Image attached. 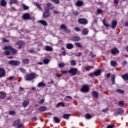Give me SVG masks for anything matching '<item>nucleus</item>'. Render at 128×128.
<instances>
[{
    "label": "nucleus",
    "instance_id": "obj_53",
    "mask_svg": "<svg viewBox=\"0 0 128 128\" xmlns=\"http://www.w3.org/2000/svg\"><path fill=\"white\" fill-rule=\"evenodd\" d=\"M90 54L92 56V58H94V56H96V54H94V52H90Z\"/></svg>",
    "mask_w": 128,
    "mask_h": 128
},
{
    "label": "nucleus",
    "instance_id": "obj_20",
    "mask_svg": "<svg viewBox=\"0 0 128 128\" xmlns=\"http://www.w3.org/2000/svg\"><path fill=\"white\" fill-rule=\"evenodd\" d=\"M88 32H89L88 29L85 28L83 29L82 32L84 36H86V34H88Z\"/></svg>",
    "mask_w": 128,
    "mask_h": 128
},
{
    "label": "nucleus",
    "instance_id": "obj_59",
    "mask_svg": "<svg viewBox=\"0 0 128 128\" xmlns=\"http://www.w3.org/2000/svg\"><path fill=\"white\" fill-rule=\"evenodd\" d=\"M114 125H108L106 128H114Z\"/></svg>",
    "mask_w": 128,
    "mask_h": 128
},
{
    "label": "nucleus",
    "instance_id": "obj_22",
    "mask_svg": "<svg viewBox=\"0 0 128 128\" xmlns=\"http://www.w3.org/2000/svg\"><path fill=\"white\" fill-rule=\"evenodd\" d=\"M106 20L105 18H104L103 20H102V22L104 26H107L108 28H110V24L106 23Z\"/></svg>",
    "mask_w": 128,
    "mask_h": 128
},
{
    "label": "nucleus",
    "instance_id": "obj_33",
    "mask_svg": "<svg viewBox=\"0 0 128 128\" xmlns=\"http://www.w3.org/2000/svg\"><path fill=\"white\" fill-rule=\"evenodd\" d=\"M22 6L24 10H28V8H30V6L24 4H22Z\"/></svg>",
    "mask_w": 128,
    "mask_h": 128
},
{
    "label": "nucleus",
    "instance_id": "obj_44",
    "mask_svg": "<svg viewBox=\"0 0 128 128\" xmlns=\"http://www.w3.org/2000/svg\"><path fill=\"white\" fill-rule=\"evenodd\" d=\"M44 102V98H42L38 102V104H42Z\"/></svg>",
    "mask_w": 128,
    "mask_h": 128
},
{
    "label": "nucleus",
    "instance_id": "obj_21",
    "mask_svg": "<svg viewBox=\"0 0 128 128\" xmlns=\"http://www.w3.org/2000/svg\"><path fill=\"white\" fill-rule=\"evenodd\" d=\"M76 4L77 6H82V4H84V2L81 0H78L76 2Z\"/></svg>",
    "mask_w": 128,
    "mask_h": 128
},
{
    "label": "nucleus",
    "instance_id": "obj_35",
    "mask_svg": "<svg viewBox=\"0 0 128 128\" xmlns=\"http://www.w3.org/2000/svg\"><path fill=\"white\" fill-rule=\"evenodd\" d=\"M62 106V108H64V102H58L56 105V108H58V106Z\"/></svg>",
    "mask_w": 128,
    "mask_h": 128
},
{
    "label": "nucleus",
    "instance_id": "obj_43",
    "mask_svg": "<svg viewBox=\"0 0 128 128\" xmlns=\"http://www.w3.org/2000/svg\"><path fill=\"white\" fill-rule=\"evenodd\" d=\"M4 54L6 56H9V54H10V52L8 50H6L4 52Z\"/></svg>",
    "mask_w": 128,
    "mask_h": 128
},
{
    "label": "nucleus",
    "instance_id": "obj_28",
    "mask_svg": "<svg viewBox=\"0 0 128 128\" xmlns=\"http://www.w3.org/2000/svg\"><path fill=\"white\" fill-rule=\"evenodd\" d=\"M116 75L113 74L112 76V84H116Z\"/></svg>",
    "mask_w": 128,
    "mask_h": 128
},
{
    "label": "nucleus",
    "instance_id": "obj_3",
    "mask_svg": "<svg viewBox=\"0 0 128 128\" xmlns=\"http://www.w3.org/2000/svg\"><path fill=\"white\" fill-rule=\"evenodd\" d=\"M13 125L16 128H22L24 124L20 123V119H18L13 122Z\"/></svg>",
    "mask_w": 128,
    "mask_h": 128
},
{
    "label": "nucleus",
    "instance_id": "obj_17",
    "mask_svg": "<svg viewBox=\"0 0 128 128\" xmlns=\"http://www.w3.org/2000/svg\"><path fill=\"white\" fill-rule=\"evenodd\" d=\"M46 86V84L45 83H44V82H42L38 84L37 86H38V88H44Z\"/></svg>",
    "mask_w": 128,
    "mask_h": 128
},
{
    "label": "nucleus",
    "instance_id": "obj_48",
    "mask_svg": "<svg viewBox=\"0 0 128 128\" xmlns=\"http://www.w3.org/2000/svg\"><path fill=\"white\" fill-rule=\"evenodd\" d=\"M64 66H66V64L64 63H61L58 64L59 68H64Z\"/></svg>",
    "mask_w": 128,
    "mask_h": 128
},
{
    "label": "nucleus",
    "instance_id": "obj_52",
    "mask_svg": "<svg viewBox=\"0 0 128 128\" xmlns=\"http://www.w3.org/2000/svg\"><path fill=\"white\" fill-rule=\"evenodd\" d=\"M116 92H120L121 94H124V91L120 89H118L116 90Z\"/></svg>",
    "mask_w": 128,
    "mask_h": 128
},
{
    "label": "nucleus",
    "instance_id": "obj_50",
    "mask_svg": "<svg viewBox=\"0 0 128 128\" xmlns=\"http://www.w3.org/2000/svg\"><path fill=\"white\" fill-rule=\"evenodd\" d=\"M75 44L76 46H78V48H82V44H80V42L75 43Z\"/></svg>",
    "mask_w": 128,
    "mask_h": 128
},
{
    "label": "nucleus",
    "instance_id": "obj_37",
    "mask_svg": "<svg viewBox=\"0 0 128 128\" xmlns=\"http://www.w3.org/2000/svg\"><path fill=\"white\" fill-rule=\"evenodd\" d=\"M70 116V114H64L63 116L64 118L66 120V118H68Z\"/></svg>",
    "mask_w": 128,
    "mask_h": 128
},
{
    "label": "nucleus",
    "instance_id": "obj_5",
    "mask_svg": "<svg viewBox=\"0 0 128 128\" xmlns=\"http://www.w3.org/2000/svg\"><path fill=\"white\" fill-rule=\"evenodd\" d=\"M9 64H11V66H20V62L18 60H11L8 62Z\"/></svg>",
    "mask_w": 128,
    "mask_h": 128
},
{
    "label": "nucleus",
    "instance_id": "obj_26",
    "mask_svg": "<svg viewBox=\"0 0 128 128\" xmlns=\"http://www.w3.org/2000/svg\"><path fill=\"white\" fill-rule=\"evenodd\" d=\"M60 30H68V28L66 25L62 24L60 26Z\"/></svg>",
    "mask_w": 128,
    "mask_h": 128
},
{
    "label": "nucleus",
    "instance_id": "obj_8",
    "mask_svg": "<svg viewBox=\"0 0 128 128\" xmlns=\"http://www.w3.org/2000/svg\"><path fill=\"white\" fill-rule=\"evenodd\" d=\"M68 74H71L72 76H76L78 72V68H72L68 71Z\"/></svg>",
    "mask_w": 128,
    "mask_h": 128
},
{
    "label": "nucleus",
    "instance_id": "obj_63",
    "mask_svg": "<svg viewBox=\"0 0 128 128\" xmlns=\"http://www.w3.org/2000/svg\"><path fill=\"white\" fill-rule=\"evenodd\" d=\"M65 32H66L67 34H70V30L66 29V30H65Z\"/></svg>",
    "mask_w": 128,
    "mask_h": 128
},
{
    "label": "nucleus",
    "instance_id": "obj_4",
    "mask_svg": "<svg viewBox=\"0 0 128 128\" xmlns=\"http://www.w3.org/2000/svg\"><path fill=\"white\" fill-rule=\"evenodd\" d=\"M78 24H80L86 25L88 24V19H86L84 18H81L78 20Z\"/></svg>",
    "mask_w": 128,
    "mask_h": 128
},
{
    "label": "nucleus",
    "instance_id": "obj_15",
    "mask_svg": "<svg viewBox=\"0 0 128 128\" xmlns=\"http://www.w3.org/2000/svg\"><path fill=\"white\" fill-rule=\"evenodd\" d=\"M38 22L39 24H41L42 26H48V23L44 20H38Z\"/></svg>",
    "mask_w": 128,
    "mask_h": 128
},
{
    "label": "nucleus",
    "instance_id": "obj_41",
    "mask_svg": "<svg viewBox=\"0 0 128 128\" xmlns=\"http://www.w3.org/2000/svg\"><path fill=\"white\" fill-rule=\"evenodd\" d=\"M8 114L10 116H14V114H16V112L14 110H10L8 112Z\"/></svg>",
    "mask_w": 128,
    "mask_h": 128
},
{
    "label": "nucleus",
    "instance_id": "obj_32",
    "mask_svg": "<svg viewBox=\"0 0 128 128\" xmlns=\"http://www.w3.org/2000/svg\"><path fill=\"white\" fill-rule=\"evenodd\" d=\"M43 62L44 64H48V62H50V60L44 58L43 60Z\"/></svg>",
    "mask_w": 128,
    "mask_h": 128
},
{
    "label": "nucleus",
    "instance_id": "obj_47",
    "mask_svg": "<svg viewBox=\"0 0 128 128\" xmlns=\"http://www.w3.org/2000/svg\"><path fill=\"white\" fill-rule=\"evenodd\" d=\"M90 66H87L85 67V70H86V72H90Z\"/></svg>",
    "mask_w": 128,
    "mask_h": 128
},
{
    "label": "nucleus",
    "instance_id": "obj_10",
    "mask_svg": "<svg viewBox=\"0 0 128 128\" xmlns=\"http://www.w3.org/2000/svg\"><path fill=\"white\" fill-rule=\"evenodd\" d=\"M30 104V100L28 99H26L24 100L22 106L24 108H26Z\"/></svg>",
    "mask_w": 128,
    "mask_h": 128
},
{
    "label": "nucleus",
    "instance_id": "obj_16",
    "mask_svg": "<svg viewBox=\"0 0 128 128\" xmlns=\"http://www.w3.org/2000/svg\"><path fill=\"white\" fill-rule=\"evenodd\" d=\"M8 2L6 0H1L0 2V6H6Z\"/></svg>",
    "mask_w": 128,
    "mask_h": 128
},
{
    "label": "nucleus",
    "instance_id": "obj_64",
    "mask_svg": "<svg viewBox=\"0 0 128 128\" xmlns=\"http://www.w3.org/2000/svg\"><path fill=\"white\" fill-rule=\"evenodd\" d=\"M61 72H62V74H68V71L63 70V71H61Z\"/></svg>",
    "mask_w": 128,
    "mask_h": 128
},
{
    "label": "nucleus",
    "instance_id": "obj_29",
    "mask_svg": "<svg viewBox=\"0 0 128 128\" xmlns=\"http://www.w3.org/2000/svg\"><path fill=\"white\" fill-rule=\"evenodd\" d=\"M122 78L124 80H128V74H125L122 76Z\"/></svg>",
    "mask_w": 128,
    "mask_h": 128
},
{
    "label": "nucleus",
    "instance_id": "obj_27",
    "mask_svg": "<svg viewBox=\"0 0 128 128\" xmlns=\"http://www.w3.org/2000/svg\"><path fill=\"white\" fill-rule=\"evenodd\" d=\"M110 64L112 66H118V63L114 60H112L110 62Z\"/></svg>",
    "mask_w": 128,
    "mask_h": 128
},
{
    "label": "nucleus",
    "instance_id": "obj_46",
    "mask_svg": "<svg viewBox=\"0 0 128 128\" xmlns=\"http://www.w3.org/2000/svg\"><path fill=\"white\" fill-rule=\"evenodd\" d=\"M51 1L54 2L56 4H60V0H51Z\"/></svg>",
    "mask_w": 128,
    "mask_h": 128
},
{
    "label": "nucleus",
    "instance_id": "obj_49",
    "mask_svg": "<svg viewBox=\"0 0 128 128\" xmlns=\"http://www.w3.org/2000/svg\"><path fill=\"white\" fill-rule=\"evenodd\" d=\"M20 70L21 72H22L23 74H24V72H26V70L24 68H20Z\"/></svg>",
    "mask_w": 128,
    "mask_h": 128
},
{
    "label": "nucleus",
    "instance_id": "obj_40",
    "mask_svg": "<svg viewBox=\"0 0 128 128\" xmlns=\"http://www.w3.org/2000/svg\"><path fill=\"white\" fill-rule=\"evenodd\" d=\"M10 4H18V0H10Z\"/></svg>",
    "mask_w": 128,
    "mask_h": 128
},
{
    "label": "nucleus",
    "instance_id": "obj_19",
    "mask_svg": "<svg viewBox=\"0 0 128 128\" xmlns=\"http://www.w3.org/2000/svg\"><path fill=\"white\" fill-rule=\"evenodd\" d=\"M47 108L46 106H42L38 108V110L39 112H44L46 110H47Z\"/></svg>",
    "mask_w": 128,
    "mask_h": 128
},
{
    "label": "nucleus",
    "instance_id": "obj_7",
    "mask_svg": "<svg viewBox=\"0 0 128 128\" xmlns=\"http://www.w3.org/2000/svg\"><path fill=\"white\" fill-rule=\"evenodd\" d=\"M23 20H32V17L30 16V13H25L23 14L22 16Z\"/></svg>",
    "mask_w": 128,
    "mask_h": 128
},
{
    "label": "nucleus",
    "instance_id": "obj_36",
    "mask_svg": "<svg viewBox=\"0 0 128 128\" xmlns=\"http://www.w3.org/2000/svg\"><path fill=\"white\" fill-rule=\"evenodd\" d=\"M92 95L94 98H98V92H96V91H94L92 92Z\"/></svg>",
    "mask_w": 128,
    "mask_h": 128
},
{
    "label": "nucleus",
    "instance_id": "obj_13",
    "mask_svg": "<svg viewBox=\"0 0 128 128\" xmlns=\"http://www.w3.org/2000/svg\"><path fill=\"white\" fill-rule=\"evenodd\" d=\"M111 52H112V54L114 55V54H120V51L118 50V48H114L113 49H112Z\"/></svg>",
    "mask_w": 128,
    "mask_h": 128
},
{
    "label": "nucleus",
    "instance_id": "obj_45",
    "mask_svg": "<svg viewBox=\"0 0 128 128\" xmlns=\"http://www.w3.org/2000/svg\"><path fill=\"white\" fill-rule=\"evenodd\" d=\"M118 104L120 106H123L124 104V102L122 101H120L118 102Z\"/></svg>",
    "mask_w": 128,
    "mask_h": 128
},
{
    "label": "nucleus",
    "instance_id": "obj_62",
    "mask_svg": "<svg viewBox=\"0 0 128 128\" xmlns=\"http://www.w3.org/2000/svg\"><path fill=\"white\" fill-rule=\"evenodd\" d=\"M119 0H114V4H118Z\"/></svg>",
    "mask_w": 128,
    "mask_h": 128
},
{
    "label": "nucleus",
    "instance_id": "obj_25",
    "mask_svg": "<svg viewBox=\"0 0 128 128\" xmlns=\"http://www.w3.org/2000/svg\"><path fill=\"white\" fill-rule=\"evenodd\" d=\"M66 48L68 50H72V48H74V45L70 43H69L66 45Z\"/></svg>",
    "mask_w": 128,
    "mask_h": 128
},
{
    "label": "nucleus",
    "instance_id": "obj_58",
    "mask_svg": "<svg viewBox=\"0 0 128 128\" xmlns=\"http://www.w3.org/2000/svg\"><path fill=\"white\" fill-rule=\"evenodd\" d=\"M128 64V62H126V61H124L122 62V66H126V64Z\"/></svg>",
    "mask_w": 128,
    "mask_h": 128
},
{
    "label": "nucleus",
    "instance_id": "obj_55",
    "mask_svg": "<svg viewBox=\"0 0 128 128\" xmlns=\"http://www.w3.org/2000/svg\"><path fill=\"white\" fill-rule=\"evenodd\" d=\"M108 108H106L103 109L102 110L103 112H108Z\"/></svg>",
    "mask_w": 128,
    "mask_h": 128
},
{
    "label": "nucleus",
    "instance_id": "obj_2",
    "mask_svg": "<svg viewBox=\"0 0 128 128\" xmlns=\"http://www.w3.org/2000/svg\"><path fill=\"white\" fill-rule=\"evenodd\" d=\"M2 50H12V54H16L18 50H16L15 48H12V46H4Z\"/></svg>",
    "mask_w": 128,
    "mask_h": 128
},
{
    "label": "nucleus",
    "instance_id": "obj_57",
    "mask_svg": "<svg viewBox=\"0 0 128 128\" xmlns=\"http://www.w3.org/2000/svg\"><path fill=\"white\" fill-rule=\"evenodd\" d=\"M2 42H8L9 40L4 38L2 39Z\"/></svg>",
    "mask_w": 128,
    "mask_h": 128
},
{
    "label": "nucleus",
    "instance_id": "obj_12",
    "mask_svg": "<svg viewBox=\"0 0 128 128\" xmlns=\"http://www.w3.org/2000/svg\"><path fill=\"white\" fill-rule=\"evenodd\" d=\"M118 24V22L116 20H113L112 22L111 23V26H112V28L113 30H114L116 28V25Z\"/></svg>",
    "mask_w": 128,
    "mask_h": 128
},
{
    "label": "nucleus",
    "instance_id": "obj_51",
    "mask_svg": "<svg viewBox=\"0 0 128 128\" xmlns=\"http://www.w3.org/2000/svg\"><path fill=\"white\" fill-rule=\"evenodd\" d=\"M74 30H76V32H82V30H80V28H74Z\"/></svg>",
    "mask_w": 128,
    "mask_h": 128
},
{
    "label": "nucleus",
    "instance_id": "obj_39",
    "mask_svg": "<svg viewBox=\"0 0 128 128\" xmlns=\"http://www.w3.org/2000/svg\"><path fill=\"white\" fill-rule=\"evenodd\" d=\"M36 6L37 8H38L40 10H42V4H38V2L35 3Z\"/></svg>",
    "mask_w": 128,
    "mask_h": 128
},
{
    "label": "nucleus",
    "instance_id": "obj_14",
    "mask_svg": "<svg viewBox=\"0 0 128 128\" xmlns=\"http://www.w3.org/2000/svg\"><path fill=\"white\" fill-rule=\"evenodd\" d=\"M16 44L18 46L19 48H22V46H24V42H22L21 41H18V42H17Z\"/></svg>",
    "mask_w": 128,
    "mask_h": 128
},
{
    "label": "nucleus",
    "instance_id": "obj_42",
    "mask_svg": "<svg viewBox=\"0 0 128 128\" xmlns=\"http://www.w3.org/2000/svg\"><path fill=\"white\" fill-rule=\"evenodd\" d=\"M85 117L86 118L90 120V118H92V115L90 114H86L85 116Z\"/></svg>",
    "mask_w": 128,
    "mask_h": 128
},
{
    "label": "nucleus",
    "instance_id": "obj_56",
    "mask_svg": "<svg viewBox=\"0 0 128 128\" xmlns=\"http://www.w3.org/2000/svg\"><path fill=\"white\" fill-rule=\"evenodd\" d=\"M54 13L57 14H60V11H58V10H54Z\"/></svg>",
    "mask_w": 128,
    "mask_h": 128
},
{
    "label": "nucleus",
    "instance_id": "obj_38",
    "mask_svg": "<svg viewBox=\"0 0 128 128\" xmlns=\"http://www.w3.org/2000/svg\"><path fill=\"white\" fill-rule=\"evenodd\" d=\"M0 98H4V92H0Z\"/></svg>",
    "mask_w": 128,
    "mask_h": 128
},
{
    "label": "nucleus",
    "instance_id": "obj_60",
    "mask_svg": "<svg viewBox=\"0 0 128 128\" xmlns=\"http://www.w3.org/2000/svg\"><path fill=\"white\" fill-rule=\"evenodd\" d=\"M74 14L75 16H78L79 13L78 11H74Z\"/></svg>",
    "mask_w": 128,
    "mask_h": 128
},
{
    "label": "nucleus",
    "instance_id": "obj_54",
    "mask_svg": "<svg viewBox=\"0 0 128 128\" xmlns=\"http://www.w3.org/2000/svg\"><path fill=\"white\" fill-rule=\"evenodd\" d=\"M97 12H98V14H102V9H98Z\"/></svg>",
    "mask_w": 128,
    "mask_h": 128
},
{
    "label": "nucleus",
    "instance_id": "obj_24",
    "mask_svg": "<svg viewBox=\"0 0 128 128\" xmlns=\"http://www.w3.org/2000/svg\"><path fill=\"white\" fill-rule=\"evenodd\" d=\"M45 50H47V52H52L53 50L52 48L48 46H46L45 47Z\"/></svg>",
    "mask_w": 128,
    "mask_h": 128
},
{
    "label": "nucleus",
    "instance_id": "obj_1",
    "mask_svg": "<svg viewBox=\"0 0 128 128\" xmlns=\"http://www.w3.org/2000/svg\"><path fill=\"white\" fill-rule=\"evenodd\" d=\"M25 80H32L34 78H36V74L31 73L24 77Z\"/></svg>",
    "mask_w": 128,
    "mask_h": 128
},
{
    "label": "nucleus",
    "instance_id": "obj_34",
    "mask_svg": "<svg viewBox=\"0 0 128 128\" xmlns=\"http://www.w3.org/2000/svg\"><path fill=\"white\" fill-rule=\"evenodd\" d=\"M70 64L71 66H76V62L75 60H72L70 62Z\"/></svg>",
    "mask_w": 128,
    "mask_h": 128
},
{
    "label": "nucleus",
    "instance_id": "obj_30",
    "mask_svg": "<svg viewBox=\"0 0 128 128\" xmlns=\"http://www.w3.org/2000/svg\"><path fill=\"white\" fill-rule=\"evenodd\" d=\"M53 118L55 122H56V124H60V120L58 117L54 116Z\"/></svg>",
    "mask_w": 128,
    "mask_h": 128
},
{
    "label": "nucleus",
    "instance_id": "obj_9",
    "mask_svg": "<svg viewBox=\"0 0 128 128\" xmlns=\"http://www.w3.org/2000/svg\"><path fill=\"white\" fill-rule=\"evenodd\" d=\"M89 90L88 86L84 85L80 90V92H88Z\"/></svg>",
    "mask_w": 128,
    "mask_h": 128
},
{
    "label": "nucleus",
    "instance_id": "obj_6",
    "mask_svg": "<svg viewBox=\"0 0 128 128\" xmlns=\"http://www.w3.org/2000/svg\"><path fill=\"white\" fill-rule=\"evenodd\" d=\"M100 72H102V70H98L94 72V74L90 73V74H88V76H91L92 78H93L94 74V76H98L100 74Z\"/></svg>",
    "mask_w": 128,
    "mask_h": 128
},
{
    "label": "nucleus",
    "instance_id": "obj_61",
    "mask_svg": "<svg viewBox=\"0 0 128 128\" xmlns=\"http://www.w3.org/2000/svg\"><path fill=\"white\" fill-rule=\"evenodd\" d=\"M47 6H50L52 5V4L50 3V2H48L46 4Z\"/></svg>",
    "mask_w": 128,
    "mask_h": 128
},
{
    "label": "nucleus",
    "instance_id": "obj_11",
    "mask_svg": "<svg viewBox=\"0 0 128 128\" xmlns=\"http://www.w3.org/2000/svg\"><path fill=\"white\" fill-rule=\"evenodd\" d=\"M6 76V70L4 68H0V78H2Z\"/></svg>",
    "mask_w": 128,
    "mask_h": 128
},
{
    "label": "nucleus",
    "instance_id": "obj_31",
    "mask_svg": "<svg viewBox=\"0 0 128 128\" xmlns=\"http://www.w3.org/2000/svg\"><path fill=\"white\" fill-rule=\"evenodd\" d=\"M48 16H50V14L48 12H44L43 14V18H48Z\"/></svg>",
    "mask_w": 128,
    "mask_h": 128
},
{
    "label": "nucleus",
    "instance_id": "obj_23",
    "mask_svg": "<svg viewBox=\"0 0 128 128\" xmlns=\"http://www.w3.org/2000/svg\"><path fill=\"white\" fill-rule=\"evenodd\" d=\"M22 62L23 64H30V60L28 58H24L22 60Z\"/></svg>",
    "mask_w": 128,
    "mask_h": 128
},
{
    "label": "nucleus",
    "instance_id": "obj_18",
    "mask_svg": "<svg viewBox=\"0 0 128 128\" xmlns=\"http://www.w3.org/2000/svg\"><path fill=\"white\" fill-rule=\"evenodd\" d=\"M72 40H73V42H78L80 40V38L79 36H74L72 38Z\"/></svg>",
    "mask_w": 128,
    "mask_h": 128
}]
</instances>
